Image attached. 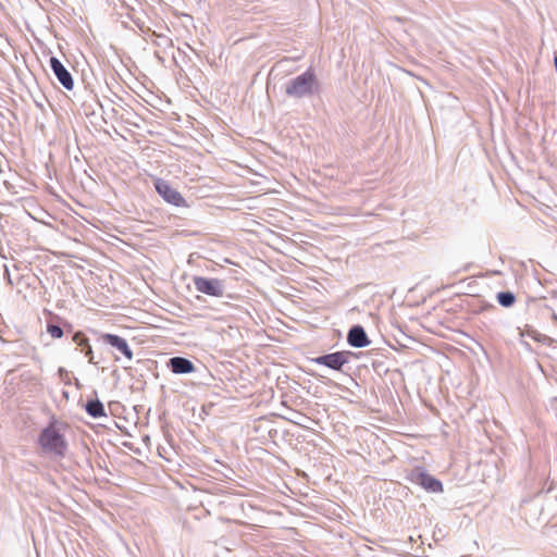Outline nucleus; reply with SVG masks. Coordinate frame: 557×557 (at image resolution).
I'll return each instance as SVG.
<instances>
[{
  "instance_id": "f257e3e1",
  "label": "nucleus",
  "mask_w": 557,
  "mask_h": 557,
  "mask_svg": "<svg viewBox=\"0 0 557 557\" xmlns=\"http://www.w3.org/2000/svg\"><path fill=\"white\" fill-rule=\"evenodd\" d=\"M286 96L295 99L308 98L319 92L320 83L313 70L309 69L285 84Z\"/></svg>"
},
{
  "instance_id": "f03ea898",
  "label": "nucleus",
  "mask_w": 557,
  "mask_h": 557,
  "mask_svg": "<svg viewBox=\"0 0 557 557\" xmlns=\"http://www.w3.org/2000/svg\"><path fill=\"white\" fill-rule=\"evenodd\" d=\"M55 425L57 421H52L40 432L38 444L45 454L62 458L65 456L67 443Z\"/></svg>"
},
{
  "instance_id": "7ed1b4c3",
  "label": "nucleus",
  "mask_w": 557,
  "mask_h": 557,
  "mask_svg": "<svg viewBox=\"0 0 557 557\" xmlns=\"http://www.w3.org/2000/svg\"><path fill=\"white\" fill-rule=\"evenodd\" d=\"M408 479L410 482L422 486L428 492L440 493L443 491L442 482L421 468L413 469L409 473Z\"/></svg>"
},
{
  "instance_id": "20e7f679",
  "label": "nucleus",
  "mask_w": 557,
  "mask_h": 557,
  "mask_svg": "<svg viewBox=\"0 0 557 557\" xmlns=\"http://www.w3.org/2000/svg\"><path fill=\"white\" fill-rule=\"evenodd\" d=\"M195 288L202 294L221 297L225 292L224 281L219 278H208L203 276H195L193 278Z\"/></svg>"
},
{
  "instance_id": "39448f33",
  "label": "nucleus",
  "mask_w": 557,
  "mask_h": 557,
  "mask_svg": "<svg viewBox=\"0 0 557 557\" xmlns=\"http://www.w3.org/2000/svg\"><path fill=\"white\" fill-rule=\"evenodd\" d=\"M154 187L157 193L169 203L175 207H185L186 201L181 193L172 187L169 182L157 178L154 181Z\"/></svg>"
},
{
  "instance_id": "423d86ee",
  "label": "nucleus",
  "mask_w": 557,
  "mask_h": 557,
  "mask_svg": "<svg viewBox=\"0 0 557 557\" xmlns=\"http://www.w3.org/2000/svg\"><path fill=\"white\" fill-rule=\"evenodd\" d=\"M348 351H336L323 356H319L312 361L317 364L325 366L332 370L339 371L343 366L348 362Z\"/></svg>"
},
{
  "instance_id": "0eeeda50",
  "label": "nucleus",
  "mask_w": 557,
  "mask_h": 557,
  "mask_svg": "<svg viewBox=\"0 0 557 557\" xmlns=\"http://www.w3.org/2000/svg\"><path fill=\"white\" fill-rule=\"evenodd\" d=\"M50 67L58 78L59 83L67 90L74 87L72 74L66 70L62 62L57 57H51L49 60Z\"/></svg>"
},
{
  "instance_id": "6e6552de",
  "label": "nucleus",
  "mask_w": 557,
  "mask_h": 557,
  "mask_svg": "<svg viewBox=\"0 0 557 557\" xmlns=\"http://www.w3.org/2000/svg\"><path fill=\"white\" fill-rule=\"evenodd\" d=\"M101 341L104 344H108L120 351L123 356H125L128 360L133 359V351L129 348L125 338L110 333H104L101 335Z\"/></svg>"
},
{
  "instance_id": "1a4fd4ad",
  "label": "nucleus",
  "mask_w": 557,
  "mask_h": 557,
  "mask_svg": "<svg viewBox=\"0 0 557 557\" xmlns=\"http://www.w3.org/2000/svg\"><path fill=\"white\" fill-rule=\"evenodd\" d=\"M347 342L351 347L363 348L370 344V339L361 325H354L348 334Z\"/></svg>"
},
{
  "instance_id": "9d476101",
  "label": "nucleus",
  "mask_w": 557,
  "mask_h": 557,
  "mask_svg": "<svg viewBox=\"0 0 557 557\" xmlns=\"http://www.w3.org/2000/svg\"><path fill=\"white\" fill-rule=\"evenodd\" d=\"M168 367L175 374H187L195 371L194 363L184 357H172L168 362Z\"/></svg>"
},
{
  "instance_id": "9b49d317",
  "label": "nucleus",
  "mask_w": 557,
  "mask_h": 557,
  "mask_svg": "<svg viewBox=\"0 0 557 557\" xmlns=\"http://www.w3.org/2000/svg\"><path fill=\"white\" fill-rule=\"evenodd\" d=\"M85 409L92 418H100L106 416L104 406L99 399L88 400Z\"/></svg>"
},
{
  "instance_id": "f8f14e48",
  "label": "nucleus",
  "mask_w": 557,
  "mask_h": 557,
  "mask_svg": "<svg viewBox=\"0 0 557 557\" xmlns=\"http://www.w3.org/2000/svg\"><path fill=\"white\" fill-rule=\"evenodd\" d=\"M496 298L498 304L505 308H509L516 302V296L511 292H499Z\"/></svg>"
},
{
  "instance_id": "ddd939ff",
  "label": "nucleus",
  "mask_w": 557,
  "mask_h": 557,
  "mask_svg": "<svg viewBox=\"0 0 557 557\" xmlns=\"http://www.w3.org/2000/svg\"><path fill=\"white\" fill-rule=\"evenodd\" d=\"M47 332L53 337V338H61L63 336V330L55 324H48L47 325Z\"/></svg>"
},
{
  "instance_id": "4468645a",
  "label": "nucleus",
  "mask_w": 557,
  "mask_h": 557,
  "mask_svg": "<svg viewBox=\"0 0 557 557\" xmlns=\"http://www.w3.org/2000/svg\"><path fill=\"white\" fill-rule=\"evenodd\" d=\"M73 342L78 346L85 347L88 345V338L82 332H77L73 335Z\"/></svg>"
},
{
  "instance_id": "2eb2a0df",
  "label": "nucleus",
  "mask_w": 557,
  "mask_h": 557,
  "mask_svg": "<svg viewBox=\"0 0 557 557\" xmlns=\"http://www.w3.org/2000/svg\"><path fill=\"white\" fill-rule=\"evenodd\" d=\"M524 513L527 515L528 511L534 510V511H542V507L536 503H529L527 506L523 507Z\"/></svg>"
},
{
  "instance_id": "dca6fc26",
  "label": "nucleus",
  "mask_w": 557,
  "mask_h": 557,
  "mask_svg": "<svg viewBox=\"0 0 557 557\" xmlns=\"http://www.w3.org/2000/svg\"><path fill=\"white\" fill-rule=\"evenodd\" d=\"M86 349H85V356L88 357V360L90 363H95L94 362V356H92V349H91V346L88 344L87 346H85Z\"/></svg>"
},
{
  "instance_id": "f3484780",
  "label": "nucleus",
  "mask_w": 557,
  "mask_h": 557,
  "mask_svg": "<svg viewBox=\"0 0 557 557\" xmlns=\"http://www.w3.org/2000/svg\"><path fill=\"white\" fill-rule=\"evenodd\" d=\"M5 273H7V275H8V280H9V282L11 283L10 274H9V269H8V268H5Z\"/></svg>"
}]
</instances>
